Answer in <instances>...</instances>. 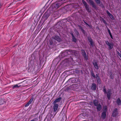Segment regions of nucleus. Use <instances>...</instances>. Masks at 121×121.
I'll list each match as a JSON object with an SVG mask.
<instances>
[{
    "instance_id": "4468645a",
    "label": "nucleus",
    "mask_w": 121,
    "mask_h": 121,
    "mask_svg": "<svg viewBox=\"0 0 121 121\" xmlns=\"http://www.w3.org/2000/svg\"><path fill=\"white\" fill-rule=\"evenodd\" d=\"M96 106V108L97 112L101 110L102 109V107L100 104H99Z\"/></svg>"
},
{
    "instance_id": "7c9ffc66",
    "label": "nucleus",
    "mask_w": 121,
    "mask_h": 121,
    "mask_svg": "<svg viewBox=\"0 0 121 121\" xmlns=\"http://www.w3.org/2000/svg\"><path fill=\"white\" fill-rule=\"evenodd\" d=\"M38 120V118H35L34 119H32L30 121H36L37 120Z\"/></svg>"
},
{
    "instance_id": "6e6552de",
    "label": "nucleus",
    "mask_w": 121,
    "mask_h": 121,
    "mask_svg": "<svg viewBox=\"0 0 121 121\" xmlns=\"http://www.w3.org/2000/svg\"><path fill=\"white\" fill-rule=\"evenodd\" d=\"M93 64L94 65L95 68L97 69H98L99 68V66L97 64V60H94L93 62Z\"/></svg>"
},
{
    "instance_id": "9d476101",
    "label": "nucleus",
    "mask_w": 121,
    "mask_h": 121,
    "mask_svg": "<svg viewBox=\"0 0 121 121\" xmlns=\"http://www.w3.org/2000/svg\"><path fill=\"white\" fill-rule=\"evenodd\" d=\"M88 39V41L90 43L92 47L94 46L93 40L90 36H88L87 37Z\"/></svg>"
},
{
    "instance_id": "6ab92c4d",
    "label": "nucleus",
    "mask_w": 121,
    "mask_h": 121,
    "mask_svg": "<svg viewBox=\"0 0 121 121\" xmlns=\"http://www.w3.org/2000/svg\"><path fill=\"white\" fill-rule=\"evenodd\" d=\"M106 12L110 18H113V17L112 15L111 14L108 10H107L106 11Z\"/></svg>"
},
{
    "instance_id": "e433bc0d",
    "label": "nucleus",
    "mask_w": 121,
    "mask_h": 121,
    "mask_svg": "<svg viewBox=\"0 0 121 121\" xmlns=\"http://www.w3.org/2000/svg\"><path fill=\"white\" fill-rule=\"evenodd\" d=\"M84 21V23L86 24V25H88V26H89V24L87 23L86 22H85V21Z\"/></svg>"
},
{
    "instance_id": "5701e85b",
    "label": "nucleus",
    "mask_w": 121,
    "mask_h": 121,
    "mask_svg": "<svg viewBox=\"0 0 121 121\" xmlns=\"http://www.w3.org/2000/svg\"><path fill=\"white\" fill-rule=\"evenodd\" d=\"M82 1L85 7L88 5L86 2L84 0H82Z\"/></svg>"
},
{
    "instance_id": "4c0bfd02",
    "label": "nucleus",
    "mask_w": 121,
    "mask_h": 121,
    "mask_svg": "<svg viewBox=\"0 0 121 121\" xmlns=\"http://www.w3.org/2000/svg\"><path fill=\"white\" fill-rule=\"evenodd\" d=\"M71 34V35H72V37H73L74 36L73 34L72 33Z\"/></svg>"
},
{
    "instance_id": "f03ea898",
    "label": "nucleus",
    "mask_w": 121,
    "mask_h": 121,
    "mask_svg": "<svg viewBox=\"0 0 121 121\" xmlns=\"http://www.w3.org/2000/svg\"><path fill=\"white\" fill-rule=\"evenodd\" d=\"M75 51L74 50L69 49L68 50H66L64 52L62 53V54H65L66 56L71 54L73 53H75Z\"/></svg>"
},
{
    "instance_id": "2f4dec72",
    "label": "nucleus",
    "mask_w": 121,
    "mask_h": 121,
    "mask_svg": "<svg viewBox=\"0 0 121 121\" xmlns=\"http://www.w3.org/2000/svg\"><path fill=\"white\" fill-rule=\"evenodd\" d=\"M75 33L77 37L79 36V33L78 31L76 33Z\"/></svg>"
},
{
    "instance_id": "f704fd0d",
    "label": "nucleus",
    "mask_w": 121,
    "mask_h": 121,
    "mask_svg": "<svg viewBox=\"0 0 121 121\" xmlns=\"http://www.w3.org/2000/svg\"><path fill=\"white\" fill-rule=\"evenodd\" d=\"M99 74H96V76L95 77V78H97L98 77H99Z\"/></svg>"
},
{
    "instance_id": "0eeeda50",
    "label": "nucleus",
    "mask_w": 121,
    "mask_h": 121,
    "mask_svg": "<svg viewBox=\"0 0 121 121\" xmlns=\"http://www.w3.org/2000/svg\"><path fill=\"white\" fill-rule=\"evenodd\" d=\"M81 51V54L83 57L84 59L85 60H87L88 59V58L86 56V54L85 51L82 50Z\"/></svg>"
},
{
    "instance_id": "79ce46f5",
    "label": "nucleus",
    "mask_w": 121,
    "mask_h": 121,
    "mask_svg": "<svg viewBox=\"0 0 121 121\" xmlns=\"http://www.w3.org/2000/svg\"><path fill=\"white\" fill-rule=\"evenodd\" d=\"M103 23H104L105 24H107V23L105 21L104 22H103Z\"/></svg>"
},
{
    "instance_id": "20e7f679",
    "label": "nucleus",
    "mask_w": 121,
    "mask_h": 121,
    "mask_svg": "<svg viewBox=\"0 0 121 121\" xmlns=\"http://www.w3.org/2000/svg\"><path fill=\"white\" fill-rule=\"evenodd\" d=\"M105 43L108 46V48L109 50H111L113 48L114 46L113 43H110L108 41H106Z\"/></svg>"
},
{
    "instance_id": "b1692460",
    "label": "nucleus",
    "mask_w": 121,
    "mask_h": 121,
    "mask_svg": "<svg viewBox=\"0 0 121 121\" xmlns=\"http://www.w3.org/2000/svg\"><path fill=\"white\" fill-rule=\"evenodd\" d=\"M91 76L94 78H95V76L94 73L93 72V71H92L91 73Z\"/></svg>"
},
{
    "instance_id": "f8f14e48",
    "label": "nucleus",
    "mask_w": 121,
    "mask_h": 121,
    "mask_svg": "<svg viewBox=\"0 0 121 121\" xmlns=\"http://www.w3.org/2000/svg\"><path fill=\"white\" fill-rule=\"evenodd\" d=\"M62 99V98L61 97H60L59 98H57L53 102V104H57L56 103L60 102L61 100Z\"/></svg>"
},
{
    "instance_id": "37998d69",
    "label": "nucleus",
    "mask_w": 121,
    "mask_h": 121,
    "mask_svg": "<svg viewBox=\"0 0 121 121\" xmlns=\"http://www.w3.org/2000/svg\"><path fill=\"white\" fill-rule=\"evenodd\" d=\"M120 58H121V57H120Z\"/></svg>"
},
{
    "instance_id": "7ed1b4c3",
    "label": "nucleus",
    "mask_w": 121,
    "mask_h": 121,
    "mask_svg": "<svg viewBox=\"0 0 121 121\" xmlns=\"http://www.w3.org/2000/svg\"><path fill=\"white\" fill-rule=\"evenodd\" d=\"M118 111L117 108H115L112 112V115L113 117H116L118 116Z\"/></svg>"
},
{
    "instance_id": "412c9836",
    "label": "nucleus",
    "mask_w": 121,
    "mask_h": 121,
    "mask_svg": "<svg viewBox=\"0 0 121 121\" xmlns=\"http://www.w3.org/2000/svg\"><path fill=\"white\" fill-rule=\"evenodd\" d=\"M85 8L86 9L87 11L88 12H90L91 11V10H90L89 7L88 5H87V6H86L85 7Z\"/></svg>"
},
{
    "instance_id": "c9c22d12",
    "label": "nucleus",
    "mask_w": 121,
    "mask_h": 121,
    "mask_svg": "<svg viewBox=\"0 0 121 121\" xmlns=\"http://www.w3.org/2000/svg\"><path fill=\"white\" fill-rule=\"evenodd\" d=\"M110 77L112 79H113L114 78V77L112 75L110 76Z\"/></svg>"
},
{
    "instance_id": "ea45409f",
    "label": "nucleus",
    "mask_w": 121,
    "mask_h": 121,
    "mask_svg": "<svg viewBox=\"0 0 121 121\" xmlns=\"http://www.w3.org/2000/svg\"><path fill=\"white\" fill-rule=\"evenodd\" d=\"M110 35V37L112 39H113V37H112V34H111V35Z\"/></svg>"
},
{
    "instance_id": "2eb2a0df",
    "label": "nucleus",
    "mask_w": 121,
    "mask_h": 121,
    "mask_svg": "<svg viewBox=\"0 0 121 121\" xmlns=\"http://www.w3.org/2000/svg\"><path fill=\"white\" fill-rule=\"evenodd\" d=\"M58 111L56 112H54L53 110V112H52L51 114V118L52 117V118H53L55 115H56L57 112Z\"/></svg>"
},
{
    "instance_id": "473e14b6",
    "label": "nucleus",
    "mask_w": 121,
    "mask_h": 121,
    "mask_svg": "<svg viewBox=\"0 0 121 121\" xmlns=\"http://www.w3.org/2000/svg\"><path fill=\"white\" fill-rule=\"evenodd\" d=\"M117 54L120 57H121V54L120 53L118 52H117Z\"/></svg>"
},
{
    "instance_id": "f3484780",
    "label": "nucleus",
    "mask_w": 121,
    "mask_h": 121,
    "mask_svg": "<svg viewBox=\"0 0 121 121\" xmlns=\"http://www.w3.org/2000/svg\"><path fill=\"white\" fill-rule=\"evenodd\" d=\"M96 84L95 83H92L91 87V89L94 90H96Z\"/></svg>"
},
{
    "instance_id": "72a5a7b5",
    "label": "nucleus",
    "mask_w": 121,
    "mask_h": 121,
    "mask_svg": "<svg viewBox=\"0 0 121 121\" xmlns=\"http://www.w3.org/2000/svg\"><path fill=\"white\" fill-rule=\"evenodd\" d=\"M74 31L75 32V33L78 31L76 29H74Z\"/></svg>"
},
{
    "instance_id": "1a4fd4ad",
    "label": "nucleus",
    "mask_w": 121,
    "mask_h": 121,
    "mask_svg": "<svg viewBox=\"0 0 121 121\" xmlns=\"http://www.w3.org/2000/svg\"><path fill=\"white\" fill-rule=\"evenodd\" d=\"M53 110L54 112H56L58 110V104H53Z\"/></svg>"
},
{
    "instance_id": "c85d7f7f",
    "label": "nucleus",
    "mask_w": 121,
    "mask_h": 121,
    "mask_svg": "<svg viewBox=\"0 0 121 121\" xmlns=\"http://www.w3.org/2000/svg\"><path fill=\"white\" fill-rule=\"evenodd\" d=\"M107 29L109 35L112 34L110 30L108 27H107Z\"/></svg>"
},
{
    "instance_id": "c756f323",
    "label": "nucleus",
    "mask_w": 121,
    "mask_h": 121,
    "mask_svg": "<svg viewBox=\"0 0 121 121\" xmlns=\"http://www.w3.org/2000/svg\"><path fill=\"white\" fill-rule=\"evenodd\" d=\"M50 45H51L53 44V42L52 40H51L50 41Z\"/></svg>"
},
{
    "instance_id": "9b49d317",
    "label": "nucleus",
    "mask_w": 121,
    "mask_h": 121,
    "mask_svg": "<svg viewBox=\"0 0 121 121\" xmlns=\"http://www.w3.org/2000/svg\"><path fill=\"white\" fill-rule=\"evenodd\" d=\"M52 39H54L55 40H57L58 41L60 42V41L61 39L60 37L58 36H55L52 37Z\"/></svg>"
},
{
    "instance_id": "a878e982",
    "label": "nucleus",
    "mask_w": 121,
    "mask_h": 121,
    "mask_svg": "<svg viewBox=\"0 0 121 121\" xmlns=\"http://www.w3.org/2000/svg\"><path fill=\"white\" fill-rule=\"evenodd\" d=\"M78 26H79V28L82 31V32H84L85 31L84 30L83 28L82 27V26H79V25H78Z\"/></svg>"
},
{
    "instance_id": "dca6fc26",
    "label": "nucleus",
    "mask_w": 121,
    "mask_h": 121,
    "mask_svg": "<svg viewBox=\"0 0 121 121\" xmlns=\"http://www.w3.org/2000/svg\"><path fill=\"white\" fill-rule=\"evenodd\" d=\"M93 103L94 105L96 106L98 105L99 104H100L99 102V101L96 99H95L93 101Z\"/></svg>"
},
{
    "instance_id": "4be33fe9",
    "label": "nucleus",
    "mask_w": 121,
    "mask_h": 121,
    "mask_svg": "<svg viewBox=\"0 0 121 121\" xmlns=\"http://www.w3.org/2000/svg\"><path fill=\"white\" fill-rule=\"evenodd\" d=\"M72 41L73 42H74L75 43H76V42L77 40L74 36L72 37Z\"/></svg>"
},
{
    "instance_id": "a211bd4d",
    "label": "nucleus",
    "mask_w": 121,
    "mask_h": 121,
    "mask_svg": "<svg viewBox=\"0 0 121 121\" xmlns=\"http://www.w3.org/2000/svg\"><path fill=\"white\" fill-rule=\"evenodd\" d=\"M116 103L118 105H121V100L119 98H118L116 101Z\"/></svg>"
},
{
    "instance_id": "423d86ee",
    "label": "nucleus",
    "mask_w": 121,
    "mask_h": 121,
    "mask_svg": "<svg viewBox=\"0 0 121 121\" xmlns=\"http://www.w3.org/2000/svg\"><path fill=\"white\" fill-rule=\"evenodd\" d=\"M89 0L90 4L92 6V7L95 9H97V7L93 1L92 0Z\"/></svg>"
},
{
    "instance_id": "aec40b11",
    "label": "nucleus",
    "mask_w": 121,
    "mask_h": 121,
    "mask_svg": "<svg viewBox=\"0 0 121 121\" xmlns=\"http://www.w3.org/2000/svg\"><path fill=\"white\" fill-rule=\"evenodd\" d=\"M97 80V83L99 84H100L101 83V81L99 77H98L96 78Z\"/></svg>"
},
{
    "instance_id": "cd10ccee",
    "label": "nucleus",
    "mask_w": 121,
    "mask_h": 121,
    "mask_svg": "<svg viewBox=\"0 0 121 121\" xmlns=\"http://www.w3.org/2000/svg\"><path fill=\"white\" fill-rule=\"evenodd\" d=\"M56 7L57 8H58L61 5V4L59 3H57L56 4Z\"/></svg>"
},
{
    "instance_id": "393cba45",
    "label": "nucleus",
    "mask_w": 121,
    "mask_h": 121,
    "mask_svg": "<svg viewBox=\"0 0 121 121\" xmlns=\"http://www.w3.org/2000/svg\"><path fill=\"white\" fill-rule=\"evenodd\" d=\"M96 3L97 4H99L100 3V0H95Z\"/></svg>"
},
{
    "instance_id": "a19ab883",
    "label": "nucleus",
    "mask_w": 121,
    "mask_h": 121,
    "mask_svg": "<svg viewBox=\"0 0 121 121\" xmlns=\"http://www.w3.org/2000/svg\"><path fill=\"white\" fill-rule=\"evenodd\" d=\"M102 20L103 22L105 21L104 19L103 18L102 19Z\"/></svg>"
},
{
    "instance_id": "f257e3e1",
    "label": "nucleus",
    "mask_w": 121,
    "mask_h": 121,
    "mask_svg": "<svg viewBox=\"0 0 121 121\" xmlns=\"http://www.w3.org/2000/svg\"><path fill=\"white\" fill-rule=\"evenodd\" d=\"M103 88V92H104V94H107V98L108 100H109L110 99V97L112 94L111 90H108L107 91V92L105 86H104Z\"/></svg>"
},
{
    "instance_id": "bb28decb",
    "label": "nucleus",
    "mask_w": 121,
    "mask_h": 121,
    "mask_svg": "<svg viewBox=\"0 0 121 121\" xmlns=\"http://www.w3.org/2000/svg\"><path fill=\"white\" fill-rule=\"evenodd\" d=\"M20 86H18L17 85H14L13 86V89H14L15 88H18Z\"/></svg>"
},
{
    "instance_id": "58836bf2",
    "label": "nucleus",
    "mask_w": 121,
    "mask_h": 121,
    "mask_svg": "<svg viewBox=\"0 0 121 121\" xmlns=\"http://www.w3.org/2000/svg\"><path fill=\"white\" fill-rule=\"evenodd\" d=\"M110 35V37L112 39H113V37H112V34H111V35Z\"/></svg>"
},
{
    "instance_id": "39448f33",
    "label": "nucleus",
    "mask_w": 121,
    "mask_h": 121,
    "mask_svg": "<svg viewBox=\"0 0 121 121\" xmlns=\"http://www.w3.org/2000/svg\"><path fill=\"white\" fill-rule=\"evenodd\" d=\"M107 112V109L106 108H104L103 111V112L101 114V117L102 118L104 119L106 117V113Z\"/></svg>"
},
{
    "instance_id": "ddd939ff",
    "label": "nucleus",
    "mask_w": 121,
    "mask_h": 121,
    "mask_svg": "<svg viewBox=\"0 0 121 121\" xmlns=\"http://www.w3.org/2000/svg\"><path fill=\"white\" fill-rule=\"evenodd\" d=\"M34 98L33 97H32L29 100V101L26 103L25 105V107H26L29 106V105L32 102Z\"/></svg>"
}]
</instances>
